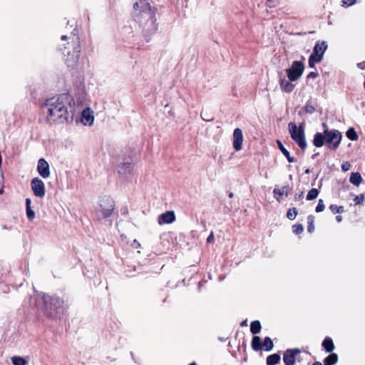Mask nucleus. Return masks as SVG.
I'll use <instances>...</instances> for the list:
<instances>
[{
    "label": "nucleus",
    "mask_w": 365,
    "mask_h": 365,
    "mask_svg": "<svg viewBox=\"0 0 365 365\" xmlns=\"http://www.w3.org/2000/svg\"><path fill=\"white\" fill-rule=\"evenodd\" d=\"M67 95H61L47 99L43 106V110L47 113V120L51 123H63L68 118L66 103Z\"/></svg>",
    "instance_id": "f257e3e1"
},
{
    "label": "nucleus",
    "mask_w": 365,
    "mask_h": 365,
    "mask_svg": "<svg viewBox=\"0 0 365 365\" xmlns=\"http://www.w3.org/2000/svg\"><path fill=\"white\" fill-rule=\"evenodd\" d=\"M134 17L141 26H145L149 22L153 23V14L150 4L145 0H139L133 4Z\"/></svg>",
    "instance_id": "f03ea898"
},
{
    "label": "nucleus",
    "mask_w": 365,
    "mask_h": 365,
    "mask_svg": "<svg viewBox=\"0 0 365 365\" xmlns=\"http://www.w3.org/2000/svg\"><path fill=\"white\" fill-rule=\"evenodd\" d=\"M135 165V160L132 155V152L120 156L117 165L118 175L121 177H127L131 175Z\"/></svg>",
    "instance_id": "7ed1b4c3"
},
{
    "label": "nucleus",
    "mask_w": 365,
    "mask_h": 365,
    "mask_svg": "<svg viewBox=\"0 0 365 365\" xmlns=\"http://www.w3.org/2000/svg\"><path fill=\"white\" fill-rule=\"evenodd\" d=\"M40 299L42 300L46 312L49 315H53V311L59 312L63 309L64 302L60 297H51L46 294H41Z\"/></svg>",
    "instance_id": "20e7f679"
},
{
    "label": "nucleus",
    "mask_w": 365,
    "mask_h": 365,
    "mask_svg": "<svg viewBox=\"0 0 365 365\" xmlns=\"http://www.w3.org/2000/svg\"><path fill=\"white\" fill-rule=\"evenodd\" d=\"M114 209V200L110 196H104L100 200L98 212L103 218L108 221L109 226L112 225V220L107 219L111 215Z\"/></svg>",
    "instance_id": "39448f33"
},
{
    "label": "nucleus",
    "mask_w": 365,
    "mask_h": 365,
    "mask_svg": "<svg viewBox=\"0 0 365 365\" xmlns=\"http://www.w3.org/2000/svg\"><path fill=\"white\" fill-rule=\"evenodd\" d=\"M288 128L292 138L302 150H304L307 148V142L303 125H300L299 127H297L295 123H289L288 124Z\"/></svg>",
    "instance_id": "423d86ee"
},
{
    "label": "nucleus",
    "mask_w": 365,
    "mask_h": 365,
    "mask_svg": "<svg viewBox=\"0 0 365 365\" xmlns=\"http://www.w3.org/2000/svg\"><path fill=\"white\" fill-rule=\"evenodd\" d=\"M327 43L325 41L317 42L313 49L312 53L310 55L308 61L309 66L315 68V65L320 63L324 56V53L327 49Z\"/></svg>",
    "instance_id": "0eeeda50"
},
{
    "label": "nucleus",
    "mask_w": 365,
    "mask_h": 365,
    "mask_svg": "<svg viewBox=\"0 0 365 365\" xmlns=\"http://www.w3.org/2000/svg\"><path fill=\"white\" fill-rule=\"evenodd\" d=\"M304 71V65L302 61H294L290 68L286 70L289 81H297L301 78Z\"/></svg>",
    "instance_id": "6e6552de"
},
{
    "label": "nucleus",
    "mask_w": 365,
    "mask_h": 365,
    "mask_svg": "<svg viewBox=\"0 0 365 365\" xmlns=\"http://www.w3.org/2000/svg\"><path fill=\"white\" fill-rule=\"evenodd\" d=\"M325 140L331 149H336L340 144L341 134L336 130H324Z\"/></svg>",
    "instance_id": "1a4fd4ad"
},
{
    "label": "nucleus",
    "mask_w": 365,
    "mask_h": 365,
    "mask_svg": "<svg viewBox=\"0 0 365 365\" xmlns=\"http://www.w3.org/2000/svg\"><path fill=\"white\" fill-rule=\"evenodd\" d=\"M76 38V46L74 47L73 51L71 52L68 51L67 57L66 58V63L68 67L73 68L77 64L79 56H80V46L79 42L78 41V38Z\"/></svg>",
    "instance_id": "9d476101"
},
{
    "label": "nucleus",
    "mask_w": 365,
    "mask_h": 365,
    "mask_svg": "<svg viewBox=\"0 0 365 365\" xmlns=\"http://www.w3.org/2000/svg\"><path fill=\"white\" fill-rule=\"evenodd\" d=\"M31 187L35 196L43 197L45 195V185L40 178H34L31 182Z\"/></svg>",
    "instance_id": "9b49d317"
},
{
    "label": "nucleus",
    "mask_w": 365,
    "mask_h": 365,
    "mask_svg": "<svg viewBox=\"0 0 365 365\" xmlns=\"http://www.w3.org/2000/svg\"><path fill=\"white\" fill-rule=\"evenodd\" d=\"M243 133L240 128H235L233 131V148L236 151L242 148Z\"/></svg>",
    "instance_id": "f8f14e48"
},
{
    "label": "nucleus",
    "mask_w": 365,
    "mask_h": 365,
    "mask_svg": "<svg viewBox=\"0 0 365 365\" xmlns=\"http://www.w3.org/2000/svg\"><path fill=\"white\" fill-rule=\"evenodd\" d=\"M37 170L39 175L43 178H47L50 176L51 173L49 170V165L48 162L43 158L38 160Z\"/></svg>",
    "instance_id": "ddd939ff"
},
{
    "label": "nucleus",
    "mask_w": 365,
    "mask_h": 365,
    "mask_svg": "<svg viewBox=\"0 0 365 365\" xmlns=\"http://www.w3.org/2000/svg\"><path fill=\"white\" fill-rule=\"evenodd\" d=\"M81 120L83 125H91L94 120L93 111L89 108L83 109L81 113Z\"/></svg>",
    "instance_id": "4468645a"
},
{
    "label": "nucleus",
    "mask_w": 365,
    "mask_h": 365,
    "mask_svg": "<svg viewBox=\"0 0 365 365\" xmlns=\"http://www.w3.org/2000/svg\"><path fill=\"white\" fill-rule=\"evenodd\" d=\"M299 353V349H288L287 350L283 356L284 362L286 365H294L295 363V358L297 354Z\"/></svg>",
    "instance_id": "2eb2a0df"
},
{
    "label": "nucleus",
    "mask_w": 365,
    "mask_h": 365,
    "mask_svg": "<svg viewBox=\"0 0 365 365\" xmlns=\"http://www.w3.org/2000/svg\"><path fill=\"white\" fill-rule=\"evenodd\" d=\"M175 220V215L173 211H167L158 217V223L160 225L170 224Z\"/></svg>",
    "instance_id": "dca6fc26"
},
{
    "label": "nucleus",
    "mask_w": 365,
    "mask_h": 365,
    "mask_svg": "<svg viewBox=\"0 0 365 365\" xmlns=\"http://www.w3.org/2000/svg\"><path fill=\"white\" fill-rule=\"evenodd\" d=\"M292 81L285 79L284 78H280L279 85L282 91L286 93H291L294 88V85L292 83Z\"/></svg>",
    "instance_id": "f3484780"
},
{
    "label": "nucleus",
    "mask_w": 365,
    "mask_h": 365,
    "mask_svg": "<svg viewBox=\"0 0 365 365\" xmlns=\"http://www.w3.org/2000/svg\"><path fill=\"white\" fill-rule=\"evenodd\" d=\"M325 140V135L322 134L321 133H317L314 138L313 143L317 147L320 148L323 146Z\"/></svg>",
    "instance_id": "a211bd4d"
},
{
    "label": "nucleus",
    "mask_w": 365,
    "mask_h": 365,
    "mask_svg": "<svg viewBox=\"0 0 365 365\" xmlns=\"http://www.w3.org/2000/svg\"><path fill=\"white\" fill-rule=\"evenodd\" d=\"M277 143L278 145V147L281 152L284 155V156L287 158V160L289 163H294L295 162V159L293 157L290 156L289 152L284 147L282 142L280 140H277Z\"/></svg>",
    "instance_id": "6ab92c4d"
},
{
    "label": "nucleus",
    "mask_w": 365,
    "mask_h": 365,
    "mask_svg": "<svg viewBox=\"0 0 365 365\" xmlns=\"http://www.w3.org/2000/svg\"><path fill=\"white\" fill-rule=\"evenodd\" d=\"M349 180L353 185L359 186L362 182V178L359 173H352Z\"/></svg>",
    "instance_id": "aec40b11"
},
{
    "label": "nucleus",
    "mask_w": 365,
    "mask_h": 365,
    "mask_svg": "<svg viewBox=\"0 0 365 365\" xmlns=\"http://www.w3.org/2000/svg\"><path fill=\"white\" fill-rule=\"evenodd\" d=\"M322 346L326 349L327 351L331 352L334 349L333 341L330 338H326L322 342Z\"/></svg>",
    "instance_id": "412c9836"
},
{
    "label": "nucleus",
    "mask_w": 365,
    "mask_h": 365,
    "mask_svg": "<svg viewBox=\"0 0 365 365\" xmlns=\"http://www.w3.org/2000/svg\"><path fill=\"white\" fill-rule=\"evenodd\" d=\"M280 360V356L277 354H274L272 355H269L267 358V365H275L279 362Z\"/></svg>",
    "instance_id": "4be33fe9"
},
{
    "label": "nucleus",
    "mask_w": 365,
    "mask_h": 365,
    "mask_svg": "<svg viewBox=\"0 0 365 365\" xmlns=\"http://www.w3.org/2000/svg\"><path fill=\"white\" fill-rule=\"evenodd\" d=\"M262 347L259 336H254L252 341V348L255 351H259Z\"/></svg>",
    "instance_id": "5701e85b"
},
{
    "label": "nucleus",
    "mask_w": 365,
    "mask_h": 365,
    "mask_svg": "<svg viewBox=\"0 0 365 365\" xmlns=\"http://www.w3.org/2000/svg\"><path fill=\"white\" fill-rule=\"evenodd\" d=\"M250 331L252 334H256L261 331V324L259 321H254L251 323Z\"/></svg>",
    "instance_id": "b1692460"
},
{
    "label": "nucleus",
    "mask_w": 365,
    "mask_h": 365,
    "mask_svg": "<svg viewBox=\"0 0 365 365\" xmlns=\"http://www.w3.org/2000/svg\"><path fill=\"white\" fill-rule=\"evenodd\" d=\"M11 361L14 365H27L28 364L26 360L21 356L11 357Z\"/></svg>",
    "instance_id": "393cba45"
},
{
    "label": "nucleus",
    "mask_w": 365,
    "mask_h": 365,
    "mask_svg": "<svg viewBox=\"0 0 365 365\" xmlns=\"http://www.w3.org/2000/svg\"><path fill=\"white\" fill-rule=\"evenodd\" d=\"M273 346L272 339L269 337H266L262 344L264 349L267 351H269L273 349Z\"/></svg>",
    "instance_id": "a878e982"
},
{
    "label": "nucleus",
    "mask_w": 365,
    "mask_h": 365,
    "mask_svg": "<svg viewBox=\"0 0 365 365\" xmlns=\"http://www.w3.org/2000/svg\"><path fill=\"white\" fill-rule=\"evenodd\" d=\"M338 356L336 354H331L324 360V362L327 364L333 365L337 362Z\"/></svg>",
    "instance_id": "bb28decb"
},
{
    "label": "nucleus",
    "mask_w": 365,
    "mask_h": 365,
    "mask_svg": "<svg viewBox=\"0 0 365 365\" xmlns=\"http://www.w3.org/2000/svg\"><path fill=\"white\" fill-rule=\"evenodd\" d=\"M319 195V191L317 188H312L311 189L307 195V200H312L317 197Z\"/></svg>",
    "instance_id": "cd10ccee"
},
{
    "label": "nucleus",
    "mask_w": 365,
    "mask_h": 365,
    "mask_svg": "<svg viewBox=\"0 0 365 365\" xmlns=\"http://www.w3.org/2000/svg\"><path fill=\"white\" fill-rule=\"evenodd\" d=\"M346 136L351 140H356L358 139V135L353 128H350L346 132Z\"/></svg>",
    "instance_id": "c85d7f7f"
},
{
    "label": "nucleus",
    "mask_w": 365,
    "mask_h": 365,
    "mask_svg": "<svg viewBox=\"0 0 365 365\" xmlns=\"http://www.w3.org/2000/svg\"><path fill=\"white\" fill-rule=\"evenodd\" d=\"M329 209L333 213H342L344 212L343 206H337L336 205H331Z\"/></svg>",
    "instance_id": "c756f323"
},
{
    "label": "nucleus",
    "mask_w": 365,
    "mask_h": 365,
    "mask_svg": "<svg viewBox=\"0 0 365 365\" xmlns=\"http://www.w3.org/2000/svg\"><path fill=\"white\" fill-rule=\"evenodd\" d=\"M325 208V205L324 204V201L320 199L319 200V202H318V205L316 207V212H322Z\"/></svg>",
    "instance_id": "7c9ffc66"
},
{
    "label": "nucleus",
    "mask_w": 365,
    "mask_h": 365,
    "mask_svg": "<svg viewBox=\"0 0 365 365\" xmlns=\"http://www.w3.org/2000/svg\"><path fill=\"white\" fill-rule=\"evenodd\" d=\"M303 226L302 225H295L293 226V232L298 235L303 232Z\"/></svg>",
    "instance_id": "2f4dec72"
},
{
    "label": "nucleus",
    "mask_w": 365,
    "mask_h": 365,
    "mask_svg": "<svg viewBox=\"0 0 365 365\" xmlns=\"http://www.w3.org/2000/svg\"><path fill=\"white\" fill-rule=\"evenodd\" d=\"M364 195L362 194L356 195L354 199V201L356 205H361L364 202Z\"/></svg>",
    "instance_id": "473e14b6"
},
{
    "label": "nucleus",
    "mask_w": 365,
    "mask_h": 365,
    "mask_svg": "<svg viewBox=\"0 0 365 365\" xmlns=\"http://www.w3.org/2000/svg\"><path fill=\"white\" fill-rule=\"evenodd\" d=\"M286 189V187H283L282 188H274L273 192L274 194L281 196L284 194Z\"/></svg>",
    "instance_id": "72a5a7b5"
},
{
    "label": "nucleus",
    "mask_w": 365,
    "mask_h": 365,
    "mask_svg": "<svg viewBox=\"0 0 365 365\" xmlns=\"http://www.w3.org/2000/svg\"><path fill=\"white\" fill-rule=\"evenodd\" d=\"M26 215L29 220H33L35 217V212L31 210V208L26 209Z\"/></svg>",
    "instance_id": "f704fd0d"
},
{
    "label": "nucleus",
    "mask_w": 365,
    "mask_h": 365,
    "mask_svg": "<svg viewBox=\"0 0 365 365\" xmlns=\"http://www.w3.org/2000/svg\"><path fill=\"white\" fill-rule=\"evenodd\" d=\"M356 0H343L342 6L344 7L352 6L356 3Z\"/></svg>",
    "instance_id": "c9c22d12"
},
{
    "label": "nucleus",
    "mask_w": 365,
    "mask_h": 365,
    "mask_svg": "<svg viewBox=\"0 0 365 365\" xmlns=\"http://www.w3.org/2000/svg\"><path fill=\"white\" fill-rule=\"evenodd\" d=\"M297 212L296 210L294 209L293 211L292 210H289L287 212V217L290 220H294L296 217Z\"/></svg>",
    "instance_id": "e433bc0d"
},
{
    "label": "nucleus",
    "mask_w": 365,
    "mask_h": 365,
    "mask_svg": "<svg viewBox=\"0 0 365 365\" xmlns=\"http://www.w3.org/2000/svg\"><path fill=\"white\" fill-rule=\"evenodd\" d=\"M305 110H306V112H307V113H314V112L315 108H314V107L313 106H312V105H307V106H305Z\"/></svg>",
    "instance_id": "4c0bfd02"
},
{
    "label": "nucleus",
    "mask_w": 365,
    "mask_h": 365,
    "mask_svg": "<svg viewBox=\"0 0 365 365\" xmlns=\"http://www.w3.org/2000/svg\"><path fill=\"white\" fill-rule=\"evenodd\" d=\"M350 164L348 162H345L341 165V169L344 171H347L350 169Z\"/></svg>",
    "instance_id": "58836bf2"
},
{
    "label": "nucleus",
    "mask_w": 365,
    "mask_h": 365,
    "mask_svg": "<svg viewBox=\"0 0 365 365\" xmlns=\"http://www.w3.org/2000/svg\"><path fill=\"white\" fill-rule=\"evenodd\" d=\"M318 76H319V73L317 72L312 71V72H310L307 75V78H316Z\"/></svg>",
    "instance_id": "ea45409f"
},
{
    "label": "nucleus",
    "mask_w": 365,
    "mask_h": 365,
    "mask_svg": "<svg viewBox=\"0 0 365 365\" xmlns=\"http://www.w3.org/2000/svg\"><path fill=\"white\" fill-rule=\"evenodd\" d=\"M131 246L133 247V248L134 249H138L140 247V244L138 241H137L136 240H134Z\"/></svg>",
    "instance_id": "a19ab883"
},
{
    "label": "nucleus",
    "mask_w": 365,
    "mask_h": 365,
    "mask_svg": "<svg viewBox=\"0 0 365 365\" xmlns=\"http://www.w3.org/2000/svg\"><path fill=\"white\" fill-rule=\"evenodd\" d=\"M215 240V237L213 232H211L210 235L207 238V242L212 243Z\"/></svg>",
    "instance_id": "79ce46f5"
},
{
    "label": "nucleus",
    "mask_w": 365,
    "mask_h": 365,
    "mask_svg": "<svg viewBox=\"0 0 365 365\" xmlns=\"http://www.w3.org/2000/svg\"><path fill=\"white\" fill-rule=\"evenodd\" d=\"M309 225L308 226V231L309 232H313V230L314 229L312 220L310 222H309Z\"/></svg>",
    "instance_id": "37998d69"
},
{
    "label": "nucleus",
    "mask_w": 365,
    "mask_h": 365,
    "mask_svg": "<svg viewBox=\"0 0 365 365\" xmlns=\"http://www.w3.org/2000/svg\"><path fill=\"white\" fill-rule=\"evenodd\" d=\"M31 199H29V198H26V209H27V208H31Z\"/></svg>",
    "instance_id": "c03bdc74"
},
{
    "label": "nucleus",
    "mask_w": 365,
    "mask_h": 365,
    "mask_svg": "<svg viewBox=\"0 0 365 365\" xmlns=\"http://www.w3.org/2000/svg\"><path fill=\"white\" fill-rule=\"evenodd\" d=\"M267 6H269V8L274 7V5L273 4V0H267Z\"/></svg>",
    "instance_id": "a18cd8bd"
},
{
    "label": "nucleus",
    "mask_w": 365,
    "mask_h": 365,
    "mask_svg": "<svg viewBox=\"0 0 365 365\" xmlns=\"http://www.w3.org/2000/svg\"><path fill=\"white\" fill-rule=\"evenodd\" d=\"M336 221H337L338 222H341V220H342V217H341V215H337V216L336 217Z\"/></svg>",
    "instance_id": "49530a36"
},
{
    "label": "nucleus",
    "mask_w": 365,
    "mask_h": 365,
    "mask_svg": "<svg viewBox=\"0 0 365 365\" xmlns=\"http://www.w3.org/2000/svg\"><path fill=\"white\" fill-rule=\"evenodd\" d=\"M322 126H323V128H324V130H329V129H328V127H327V125L326 123H322Z\"/></svg>",
    "instance_id": "de8ad7c7"
},
{
    "label": "nucleus",
    "mask_w": 365,
    "mask_h": 365,
    "mask_svg": "<svg viewBox=\"0 0 365 365\" xmlns=\"http://www.w3.org/2000/svg\"><path fill=\"white\" fill-rule=\"evenodd\" d=\"M310 172H311V171H310V169H309V168L306 169V170H305V171H304V173H305L306 174H309V173H310Z\"/></svg>",
    "instance_id": "09e8293b"
},
{
    "label": "nucleus",
    "mask_w": 365,
    "mask_h": 365,
    "mask_svg": "<svg viewBox=\"0 0 365 365\" xmlns=\"http://www.w3.org/2000/svg\"><path fill=\"white\" fill-rule=\"evenodd\" d=\"M66 38H67V36H66V35H63V36H61V39H62V40H66Z\"/></svg>",
    "instance_id": "8fccbe9b"
},
{
    "label": "nucleus",
    "mask_w": 365,
    "mask_h": 365,
    "mask_svg": "<svg viewBox=\"0 0 365 365\" xmlns=\"http://www.w3.org/2000/svg\"><path fill=\"white\" fill-rule=\"evenodd\" d=\"M313 365H322L319 362H316Z\"/></svg>",
    "instance_id": "3c124183"
},
{
    "label": "nucleus",
    "mask_w": 365,
    "mask_h": 365,
    "mask_svg": "<svg viewBox=\"0 0 365 365\" xmlns=\"http://www.w3.org/2000/svg\"><path fill=\"white\" fill-rule=\"evenodd\" d=\"M229 197H233V193H230V194L229 195Z\"/></svg>",
    "instance_id": "603ef678"
},
{
    "label": "nucleus",
    "mask_w": 365,
    "mask_h": 365,
    "mask_svg": "<svg viewBox=\"0 0 365 365\" xmlns=\"http://www.w3.org/2000/svg\"><path fill=\"white\" fill-rule=\"evenodd\" d=\"M3 192V190L0 189V194Z\"/></svg>",
    "instance_id": "864d4df0"
},
{
    "label": "nucleus",
    "mask_w": 365,
    "mask_h": 365,
    "mask_svg": "<svg viewBox=\"0 0 365 365\" xmlns=\"http://www.w3.org/2000/svg\"><path fill=\"white\" fill-rule=\"evenodd\" d=\"M189 365H197V364H195V363H192V364H189Z\"/></svg>",
    "instance_id": "5fc2aeb1"
}]
</instances>
